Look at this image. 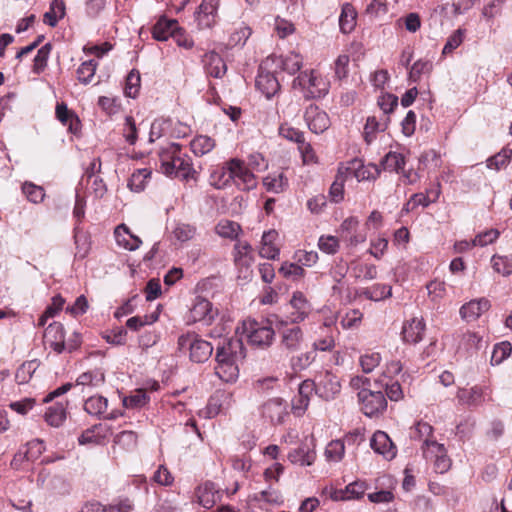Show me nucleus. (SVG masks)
Segmentation results:
<instances>
[{
  "instance_id": "obj_1",
  "label": "nucleus",
  "mask_w": 512,
  "mask_h": 512,
  "mask_svg": "<svg viewBox=\"0 0 512 512\" xmlns=\"http://www.w3.org/2000/svg\"><path fill=\"white\" fill-rule=\"evenodd\" d=\"M161 170L167 176L188 179L194 173L190 157L182 153L178 143H169L159 152Z\"/></svg>"
},
{
  "instance_id": "obj_2",
  "label": "nucleus",
  "mask_w": 512,
  "mask_h": 512,
  "mask_svg": "<svg viewBox=\"0 0 512 512\" xmlns=\"http://www.w3.org/2000/svg\"><path fill=\"white\" fill-rule=\"evenodd\" d=\"M293 88L300 90L305 99H320L328 94L330 80L318 70H305L293 80Z\"/></svg>"
},
{
  "instance_id": "obj_3",
  "label": "nucleus",
  "mask_w": 512,
  "mask_h": 512,
  "mask_svg": "<svg viewBox=\"0 0 512 512\" xmlns=\"http://www.w3.org/2000/svg\"><path fill=\"white\" fill-rule=\"evenodd\" d=\"M178 349L183 353L189 352L191 361L203 363L212 355L213 345L195 333H188L178 338Z\"/></svg>"
},
{
  "instance_id": "obj_4",
  "label": "nucleus",
  "mask_w": 512,
  "mask_h": 512,
  "mask_svg": "<svg viewBox=\"0 0 512 512\" xmlns=\"http://www.w3.org/2000/svg\"><path fill=\"white\" fill-rule=\"evenodd\" d=\"M242 330L249 343L258 347L270 346L275 335L273 328L267 321L258 322L254 319L244 320Z\"/></svg>"
},
{
  "instance_id": "obj_5",
  "label": "nucleus",
  "mask_w": 512,
  "mask_h": 512,
  "mask_svg": "<svg viewBox=\"0 0 512 512\" xmlns=\"http://www.w3.org/2000/svg\"><path fill=\"white\" fill-rule=\"evenodd\" d=\"M358 398L361 404L362 412L368 416L373 417L385 411L387 401L382 391H372L369 389H362L358 393Z\"/></svg>"
},
{
  "instance_id": "obj_6",
  "label": "nucleus",
  "mask_w": 512,
  "mask_h": 512,
  "mask_svg": "<svg viewBox=\"0 0 512 512\" xmlns=\"http://www.w3.org/2000/svg\"><path fill=\"white\" fill-rule=\"evenodd\" d=\"M229 168L233 176V183L241 190L249 191L257 186V179L254 172L245 164L244 161L233 158L230 159Z\"/></svg>"
},
{
  "instance_id": "obj_7",
  "label": "nucleus",
  "mask_w": 512,
  "mask_h": 512,
  "mask_svg": "<svg viewBox=\"0 0 512 512\" xmlns=\"http://www.w3.org/2000/svg\"><path fill=\"white\" fill-rule=\"evenodd\" d=\"M367 489L368 485L364 481L357 480L348 484L344 489H337L332 486L325 487L323 494L333 501H347L359 499Z\"/></svg>"
},
{
  "instance_id": "obj_8",
  "label": "nucleus",
  "mask_w": 512,
  "mask_h": 512,
  "mask_svg": "<svg viewBox=\"0 0 512 512\" xmlns=\"http://www.w3.org/2000/svg\"><path fill=\"white\" fill-rule=\"evenodd\" d=\"M36 484L51 495H65L69 493L70 485L65 478L51 474L46 470L39 472Z\"/></svg>"
},
{
  "instance_id": "obj_9",
  "label": "nucleus",
  "mask_w": 512,
  "mask_h": 512,
  "mask_svg": "<svg viewBox=\"0 0 512 512\" xmlns=\"http://www.w3.org/2000/svg\"><path fill=\"white\" fill-rule=\"evenodd\" d=\"M427 461L433 462L435 472L446 473L452 465V461L447 454V449L441 443L427 444V448L422 453Z\"/></svg>"
},
{
  "instance_id": "obj_10",
  "label": "nucleus",
  "mask_w": 512,
  "mask_h": 512,
  "mask_svg": "<svg viewBox=\"0 0 512 512\" xmlns=\"http://www.w3.org/2000/svg\"><path fill=\"white\" fill-rule=\"evenodd\" d=\"M340 167L346 170V176L348 178L355 177L358 182L375 180L380 174V170L376 165H364L363 162L357 158L348 161L346 164H341Z\"/></svg>"
},
{
  "instance_id": "obj_11",
  "label": "nucleus",
  "mask_w": 512,
  "mask_h": 512,
  "mask_svg": "<svg viewBox=\"0 0 512 512\" xmlns=\"http://www.w3.org/2000/svg\"><path fill=\"white\" fill-rule=\"evenodd\" d=\"M489 398L488 388L481 385H474L470 388H458L456 393L458 403L468 407H479Z\"/></svg>"
},
{
  "instance_id": "obj_12",
  "label": "nucleus",
  "mask_w": 512,
  "mask_h": 512,
  "mask_svg": "<svg viewBox=\"0 0 512 512\" xmlns=\"http://www.w3.org/2000/svg\"><path fill=\"white\" fill-rule=\"evenodd\" d=\"M261 416L272 424H282L288 415V405L280 397L265 401L260 408Z\"/></svg>"
},
{
  "instance_id": "obj_13",
  "label": "nucleus",
  "mask_w": 512,
  "mask_h": 512,
  "mask_svg": "<svg viewBox=\"0 0 512 512\" xmlns=\"http://www.w3.org/2000/svg\"><path fill=\"white\" fill-rule=\"evenodd\" d=\"M314 383L315 392L326 400L333 399L341 390L339 378L329 371L320 374Z\"/></svg>"
},
{
  "instance_id": "obj_14",
  "label": "nucleus",
  "mask_w": 512,
  "mask_h": 512,
  "mask_svg": "<svg viewBox=\"0 0 512 512\" xmlns=\"http://www.w3.org/2000/svg\"><path fill=\"white\" fill-rule=\"evenodd\" d=\"M291 311L289 312L287 319L292 324L303 322L311 312V304L301 291L293 292L289 301Z\"/></svg>"
},
{
  "instance_id": "obj_15",
  "label": "nucleus",
  "mask_w": 512,
  "mask_h": 512,
  "mask_svg": "<svg viewBox=\"0 0 512 512\" xmlns=\"http://www.w3.org/2000/svg\"><path fill=\"white\" fill-rule=\"evenodd\" d=\"M220 0H202L195 12V19L200 29L211 28L216 24Z\"/></svg>"
},
{
  "instance_id": "obj_16",
  "label": "nucleus",
  "mask_w": 512,
  "mask_h": 512,
  "mask_svg": "<svg viewBox=\"0 0 512 512\" xmlns=\"http://www.w3.org/2000/svg\"><path fill=\"white\" fill-rule=\"evenodd\" d=\"M217 311L213 309L212 303L205 298L197 297L190 309L189 320L201 322L205 325L211 324Z\"/></svg>"
},
{
  "instance_id": "obj_17",
  "label": "nucleus",
  "mask_w": 512,
  "mask_h": 512,
  "mask_svg": "<svg viewBox=\"0 0 512 512\" xmlns=\"http://www.w3.org/2000/svg\"><path fill=\"white\" fill-rule=\"evenodd\" d=\"M308 128L315 134L326 131L330 126V119L326 112L316 105H309L304 114Z\"/></svg>"
},
{
  "instance_id": "obj_18",
  "label": "nucleus",
  "mask_w": 512,
  "mask_h": 512,
  "mask_svg": "<svg viewBox=\"0 0 512 512\" xmlns=\"http://www.w3.org/2000/svg\"><path fill=\"white\" fill-rule=\"evenodd\" d=\"M223 355L227 360H242L245 357L242 340L239 338H225L216 346V356Z\"/></svg>"
},
{
  "instance_id": "obj_19",
  "label": "nucleus",
  "mask_w": 512,
  "mask_h": 512,
  "mask_svg": "<svg viewBox=\"0 0 512 512\" xmlns=\"http://www.w3.org/2000/svg\"><path fill=\"white\" fill-rule=\"evenodd\" d=\"M259 254L266 259L274 260L278 258L280 254V243L279 234L276 230L271 229L263 233Z\"/></svg>"
},
{
  "instance_id": "obj_20",
  "label": "nucleus",
  "mask_w": 512,
  "mask_h": 512,
  "mask_svg": "<svg viewBox=\"0 0 512 512\" xmlns=\"http://www.w3.org/2000/svg\"><path fill=\"white\" fill-rule=\"evenodd\" d=\"M215 374L226 383L235 382L239 376L238 360H227L220 353L216 356Z\"/></svg>"
},
{
  "instance_id": "obj_21",
  "label": "nucleus",
  "mask_w": 512,
  "mask_h": 512,
  "mask_svg": "<svg viewBox=\"0 0 512 512\" xmlns=\"http://www.w3.org/2000/svg\"><path fill=\"white\" fill-rule=\"evenodd\" d=\"M371 448L384 458L391 460L396 456V447L389 438L388 434L383 431H376L370 441Z\"/></svg>"
},
{
  "instance_id": "obj_22",
  "label": "nucleus",
  "mask_w": 512,
  "mask_h": 512,
  "mask_svg": "<svg viewBox=\"0 0 512 512\" xmlns=\"http://www.w3.org/2000/svg\"><path fill=\"white\" fill-rule=\"evenodd\" d=\"M313 391H315V383L312 380H304L299 385L298 395L292 400V409L296 415L300 416L305 412Z\"/></svg>"
},
{
  "instance_id": "obj_23",
  "label": "nucleus",
  "mask_w": 512,
  "mask_h": 512,
  "mask_svg": "<svg viewBox=\"0 0 512 512\" xmlns=\"http://www.w3.org/2000/svg\"><path fill=\"white\" fill-rule=\"evenodd\" d=\"M256 87L267 99H271L280 90V84L275 75L263 70L259 71L256 77Z\"/></svg>"
},
{
  "instance_id": "obj_24",
  "label": "nucleus",
  "mask_w": 512,
  "mask_h": 512,
  "mask_svg": "<svg viewBox=\"0 0 512 512\" xmlns=\"http://www.w3.org/2000/svg\"><path fill=\"white\" fill-rule=\"evenodd\" d=\"M114 236L118 246L129 251L138 249L142 244L141 239L134 235L125 224H120L115 228Z\"/></svg>"
},
{
  "instance_id": "obj_25",
  "label": "nucleus",
  "mask_w": 512,
  "mask_h": 512,
  "mask_svg": "<svg viewBox=\"0 0 512 512\" xmlns=\"http://www.w3.org/2000/svg\"><path fill=\"white\" fill-rule=\"evenodd\" d=\"M45 337L55 352L62 353L66 349L65 332L61 323L53 322L49 324L45 331Z\"/></svg>"
},
{
  "instance_id": "obj_26",
  "label": "nucleus",
  "mask_w": 512,
  "mask_h": 512,
  "mask_svg": "<svg viewBox=\"0 0 512 512\" xmlns=\"http://www.w3.org/2000/svg\"><path fill=\"white\" fill-rule=\"evenodd\" d=\"M303 341L304 333L299 326L285 327L281 332V344L289 351L300 349Z\"/></svg>"
},
{
  "instance_id": "obj_27",
  "label": "nucleus",
  "mask_w": 512,
  "mask_h": 512,
  "mask_svg": "<svg viewBox=\"0 0 512 512\" xmlns=\"http://www.w3.org/2000/svg\"><path fill=\"white\" fill-rule=\"evenodd\" d=\"M198 503L205 509L212 508L220 498V493L215 484L208 481L200 485L196 490Z\"/></svg>"
},
{
  "instance_id": "obj_28",
  "label": "nucleus",
  "mask_w": 512,
  "mask_h": 512,
  "mask_svg": "<svg viewBox=\"0 0 512 512\" xmlns=\"http://www.w3.org/2000/svg\"><path fill=\"white\" fill-rule=\"evenodd\" d=\"M490 308L486 298L472 300L460 308V315L466 321H474Z\"/></svg>"
},
{
  "instance_id": "obj_29",
  "label": "nucleus",
  "mask_w": 512,
  "mask_h": 512,
  "mask_svg": "<svg viewBox=\"0 0 512 512\" xmlns=\"http://www.w3.org/2000/svg\"><path fill=\"white\" fill-rule=\"evenodd\" d=\"M433 432L434 429L429 423L418 421L410 429V438L422 441L421 451L423 453L427 448V444L430 445L431 443H437V441L433 439Z\"/></svg>"
},
{
  "instance_id": "obj_30",
  "label": "nucleus",
  "mask_w": 512,
  "mask_h": 512,
  "mask_svg": "<svg viewBox=\"0 0 512 512\" xmlns=\"http://www.w3.org/2000/svg\"><path fill=\"white\" fill-rule=\"evenodd\" d=\"M425 330L423 319L413 318L406 322L402 328V335L405 342L418 343L422 340Z\"/></svg>"
},
{
  "instance_id": "obj_31",
  "label": "nucleus",
  "mask_w": 512,
  "mask_h": 512,
  "mask_svg": "<svg viewBox=\"0 0 512 512\" xmlns=\"http://www.w3.org/2000/svg\"><path fill=\"white\" fill-rule=\"evenodd\" d=\"M203 62L205 64L207 74L214 78L223 77L227 71L224 60L216 52L211 51L206 53Z\"/></svg>"
},
{
  "instance_id": "obj_32",
  "label": "nucleus",
  "mask_w": 512,
  "mask_h": 512,
  "mask_svg": "<svg viewBox=\"0 0 512 512\" xmlns=\"http://www.w3.org/2000/svg\"><path fill=\"white\" fill-rule=\"evenodd\" d=\"M230 160L227 161L223 166L217 167L210 174V184L217 189L225 188L233 183V176L230 173Z\"/></svg>"
},
{
  "instance_id": "obj_33",
  "label": "nucleus",
  "mask_w": 512,
  "mask_h": 512,
  "mask_svg": "<svg viewBox=\"0 0 512 512\" xmlns=\"http://www.w3.org/2000/svg\"><path fill=\"white\" fill-rule=\"evenodd\" d=\"M177 24L176 20H168L165 18L158 20L152 30L153 38L157 41H166L170 37L173 38V34H175L177 30Z\"/></svg>"
},
{
  "instance_id": "obj_34",
  "label": "nucleus",
  "mask_w": 512,
  "mask_h": 512,
  "mask_svg": "<svg viewBox=\"0 0 512 512\" xmlns=\"http://www.w3.org/2000/svg\"><path fill=\"white\" fill-rule=\"evenodd\" d=\"M231 395L224 391H217L207 404L208 417H214L225 410L230 403Z\"/></svg>"
},
{
  "instance_id": "obj_35",
  "label": "nucleus",
  "mask_w": 512,
  "mask_h": 512,
  "mask_svg": "<svg viewBox=\"0 0 512 512\" xmlns=\"http://www.w3.org/2000/svg\"><path fill=\"white\" fill-rule=\"evenodd\" d=\"M55 113L57 119L63 125L68 126L70 132L76 133L78 131L79 119L72 111L68 109L64 102L57 103Z\"/></svg>"
},
{
  "instance_id": "obj_36",
  "label": "nucleus",
  "mask_w": 512,
  "mask_h": 512,
  "mask_svg": "<svg viewBox=\"0 0 512 512\" xmlns=\"http://www.w3.org/2000/svg\"><path fill=\"white\" fill-rule=\"evenodd\" d=\"M45 421L52 427H59L66 419V404L56 402L47 408L44 415Z\"/></svg>"
},
{
  "instance_id": "obj_37",
  "label": "nucleus",
  "mask_w": 512,
  "mask_h": 512,
  "mask_svg": "<svg viewBox=\"0 0 512 512\" xmlns=\"http://www.w3.org/2000/svg\"><path fill=\"white\" fill-rule=\"evenodd\" d=\"M105 376L100 369L84 372L76 379V385L89 388H97L104 384Z\"/></svg>"
},
{
  "instance_id": "obj_38",
  "label": "nucleus",
  "mask_w": 512,
  "mask_h": 512,
  "mask_svg": "<svg viewBox=\"0 0 512 512\" xmlns=\"http://www.w3.org/2000/svg\"><path fill=\"white\" fill-rule=\"evenodd\" d=\"M348 177L346 176V170L339 166L334 182L331 184L329 189V197L331 201L339 203L344 198V185Z\"/></svg>"
},
{
  "instance_id": "obj_39",
  "label": "nucleus",
  "mask_w": 512,
  "mask_h": 512,
  "mask_svg": "<svg viewBox=\"0 0 512 512\" xmlns=\"http://www.w3.org/2000/svg\"><path fill=\"white\" fill-rule=\"evenodd\" d=\"M359 295L372 301H380L392 295V288L387 284H375L371 287L362 288Z\"/></svg>"
},
{
  "instance_id": "obj_40",
  "label": "nucleus",
  "mask_w": 512,
  "mask_h": 512,
  "mask_svg": "<svg viewBox=\"0 0 512 512\" xmlns=\"http://www.w3.org/2000/svg\"><path fill=\"white\" fill-rule=\"evenodd\" d=\"M215 147V140L207 135H198L190 142L191 151L196 156H203Z\"/></svg>"
},
{
  "instance_id": "obj_41",
  "label": "nucleus",
  "mask_w": 512,
  "mask_h": 512,
  "mask_svg": "<svg viewBox=\"0 0 512 512\" xmlns=\"http://www.w3.org/2000/svg\"><path fill=\"white\" fill-rule=\"evenodd\" d=\"M357 13L354 7L346 3L342 6V11L339 17L340 29L343 33H350L356 24Z\"/></svg>"
},
{
  "instance_id": "obj_42",
  "label": "nucleus",
  "mask_w": 512,
  "mask_h": 512,
  "mask_svg": "<svg viewBox=\"0 0 512 512\" xmlns=\"http://www.w3.org/2000/svg\"><path fill=\"white\" fill-rule=\"evenodd\" d=\"M107 407V398L100 395L91 396L84 403V410L88 414L96 417L102 416L104 412L107 410Z\"/></svg>"
},
{
  "instance_id": "obj_43",
  "label": "nucleus",
  "mask_w": 512,
  "mask_h": 512,
  "mask_svg": "<svg viewBox=\"0 0 512 512\" xmlns=\"http://www.w3.org/2000/svg\"><path fill=\"white\" fill-rule=\"evenodd\" d=\"M303 66V57L296 52H290L289 54L280 58V68L288 74L294 75Z\"/></svg>"
},
{
  "instance_id": "obj_44",
  "label": "nucleus",
  "mask_w": 512,
  "mask_h": 512,
  "mask_svg": "<svg viewBox=\"0 0 512 512\" xmlns=\"http://www.w3.org/2000/svg\"><path fill=\"white\" fill-rule=\"evenodd\" d=\"M288 459L294 464L301 466H310L316 459V454L312 450L305 449L303 447L295 449L288 454Z\"/></svg>"
},
{
  "instance_id": "obj_45",
  "label": "nucleus",
  "mask_w": 512,
  "mask_h": 512,
  "mask_svg": "<svg viewBox=\"0 0 512 512\" xmlns=\"http://www.w3.org/2000/svg\"><path fill=\"white\" fill-rule=\"evenodd\" d=\"M384 170L400 173L405 166V158L401 153L390 151L381 161Z\"/></svg>"
},
{
  "instance_id": "obj_46",
  "label": "nucleus",
  "mask_w": 512,
  "mask_h": 512,
  "mask_svg": "<svg viewBox=\"0 0 512 512\" xmlns=\"http://www.w3.org/2000/svg\"><path fill=\"white\" fill-rule=\"evenodd\" d=\"M345 453V444L341 440L330 441L324 451L326 461L337 463L340 462Z\"/></svg>"
},
{
  "instance_id": "obj_47",
  "label": "nucleus",
  "mask_w": 512,
  "mask_h": 512,
  "mask_svg": "<svg viewBox=\"0 0 512 512\" xmlns=\"http://www.w3.org/2000/svg\"><path fill=\"white\" fill-rule=\"evenodd\" d=\"M263 184L268 191L279 193L287 187L288 180L282 172L272 173L263 179Z\"/></svg>"
},
{
  "instance_id": "obj_48",
  "label": "nucleus",
  "mask_w": 512,
  "mask_h": 512,
  "mask_svg": "<svg viewBox=\"0 0 512 512\" xmlns=\"http://www.w3.org/2000/svg\"><path fill=\"white\" fill-rule=\"evenodd\" d=\"M173 237L180 243L192 240L196 235V227L189 223L178 222L172 229Z\"/></svg>"
},
{
  "instance_id": "obj_49",
  "label": "nucleus",
  "mask_w": 512,
  "mask_h": 512,
  "mask_svg": "<svg viewBox=\"0 0 512 512\" xmlns=\"http://www.w3.org/2000/svg\"><path fill=\"white\" fill-rule=\"evenodd\" d=\"M52 51V44L46 43L43 45L34 57L32 71L35 74L42 73L47 67L48 59Z\"/></svg>"
},
{
  "instance_id": "obj_50",
  "label": "nucleus",
  "mask_w": 512,
  "mask_h": 512,
  "mask_svg": "<svg viewBox=\"0 0 512 512\" xmlns=\"http://www.w3.org/2000/svg\"><path fill=\"white\" fill-rule=\"evenodd\" d=\"M97 66L98 62L93 59L82 62L76 71L79 82L85 85L89 84L95 75Z\"/></svg>"
},
{
  "instance_id": "obj_51",
  "label": "nucleus",
  "mask_w": 512,
  "mask_h": 512,
  "mask_svg": "<svg viewBox=\"0 0 512 512\" xmlns=\"http://www.w3.org/2000/svg\"><path fill=\"white\" fill-rule=\"evenodd\" d=\"M150 175L151 171L146 168L136 170L128 180V187L131 191L141 192L144 190Z\"/></svg>"
},
{
  "instance_id": "obj_52",
  "label": "nucleus",
  "mask_w": 512,
  "mask_h": 512,
  "mask_svg": "<svg viewBox=\"0 0 512 512\" xmlns=\"http://www.w3.org/2000/svg\"><path fill=\"white\" fill-rule=\"evenodd\" d=\"M491 266L494 272L508 277L512 274V260L507 256L493 255L491 258Z\"/></svg>"
},
{
  "instance_id": "obj_53",
  "label": "nucleus",
  "mask_w": 512,
  "mask_h": 512,
  "mask_svg": "<svg viewBox=\"0 0 512 512\" xmlns=\"http://www.w3.org/2000/svg\"><path fill=\"white\" fill-rule=\"evenodd\" d=\"M235 262L237 265L249 266L252 261V248L247 242H237L234 247Z\"/></svg>"
},
{
  "instance_id": "obj_54",
  "label": "nucleus",
  "mask_w": 512,
  "mask_h": 512,
  "mask_svg": "<svg viewBox=\"0 0 512 512\" xmlns=\"http://www.w3.org/2000/svg\"><path fill=\"white\" fill-rule=\"evenodd\" d=\"M240 230V225L231 220H221L216 226V233L223 238L234 239Z\"/></svg>"
},
{
  "instance_id": "obj_55",
  "label": "nucleus",
  "mask_w": 512,
  "mask_h": 512,
  "mask_svg": "<svg viewBox=\"0 0 512 512\" xmlns=\"http://www.w3.org/2000/svg\"><path fill=\"white\" fill-rule=\"evenodd\" d=\"M150 401V397L143 389L135 390L133 394L123 399L126 408H141Z\"/></svg>"
},
{
  "instance_id": "obj_56",
  "label": "nucleus",
  "mask_w": 512,
  "mask_h": 512,
  "mask_svg": "<svg viewBox=\"0 0 512 512\" xmlns=\"http://www.w3.org/2000/svg\"><path fill=\"white\" fill-rule=\"evenodd\" d=\"M279 273L287 279L298 280L305 275V270L296 262H284L279 268Z\"/></svg>"
},
{
  "instance_id": "obj_57",
  "label": "nucleus",
  "mask_w": 512,
  "mask_h": 512,
  "mask_svg": "<svg viewBox=\"0 0 512 512\" xmlns=\"http://www.w3.org/2000/svg\"><path fill=\"white\" fill-rule=\"evenodd\" d=\"M38 367L36 360L23 363L16 371L15 380L18 384L27 383Z\"/></svg>"
},
{
  "instance_id": "obj_58",
  "label": "nucleus",
  "mask_w": 512,
  "mask_h": 512,
  "mask_svg": "<svg viewBox=\"0 0 512 512\" xmlns=\"http://www.w3.org/2000/svg\"><path fill=\"white\" fill-rule=\"evenodd\" d=\"M511 156L512 150L509 148H503L499 153L487 160V167L489 169L500 170L509 163Z\"/></svg>"
},
{
  "instance_id": "obj_59",
  "label": "nucleus",
  "mask_w": 512,
  "mask_h": 512,
  "mask_svg": "<svg viewBox=\"0 0 512 512\" xmlns=\"http://www.w3.org/2000/svg\"><path fill=\"white\" fill-rule=\"evenodd\" d=\"M511 351H512V346L507 341H503V342L496 344L492 351L491 364L492 365L501 364L511 354Z\"/></svg>"
},
{
  "instance_id": "obj_60",
  "label": "nucleus",
  "mask_w": 512,
  "mask_h": 512,
  "mask_svg": "<svg viewBox=\"0 0 512 512\" xmlns=\"http://www.w3.org/2000/svg\"><path fill=\"white\" fill-rule=\"evenodd\" d=\"M428 296L431 301L438 303L446 295L445 282L439 280H432L426 285Z\"/></svg>"
},
{
  "instance_id": "obj_61",
  "label": "nucleus",
  "mask_w": 512,
  "mask_h": 512,
  "mask_svg": "<svg viewBox=\"0 0 512 512\" xmlns=\"http://www.w3.org/2000/svg\"><path fill=\"white\" fill-rule=\"evenodd\" d=\"M315 358L316 353L311 350L292 357L290 363L294 370L301 371L310 366L315 361Z\"/></svg>"
},
{
  "instance_id": "obj_62",
  "label": "nucleus",
  "mask_w": 512,
  "mask_h": 512,
  "mask_svg": "<svg viewBox=\"0 0 512 512\" xmlns=\"http://www.w3.org/2000/svg\"><path fill=\"white\" fill-rule=\"evenodd\" d=\"M475 429V420L468 417L460 421V423L456 426L455 435L461 441L469 440Z\"/></svg>"
},
{
  "instance_id": "obj_63",
  "label": "nucleus",
  "mask_w": 512,
  "mask_h": 512,
  "mask_svg": "<svg viewBox=\"0 0 512 512\" xmlns=\"http://www.w3.org/2000/svg\"><path fill=\"white\" fill-rule=\"evenodd\" d=\"M138 436L133 431H122L115 436L114 442L125 450H133L137 446Z\"/></svg>"
},
{
  "instance_id": "obj_64",
  "label": "nucleus",
  "mask_w": 512,
  "mask_h": 512,
  "mask_svg": "<svg viewBox=\"0 0 512 512\" xmlns=\"http://www.w3.org/2000/svg\"><path fill=\"white\" fill-rule=\"evenodd\" d=\"M22 191L26 195L27 199L33 203H40L45 197L44 189L31 182H25L22 185Z\"/></svg>"
}]
</instances>
